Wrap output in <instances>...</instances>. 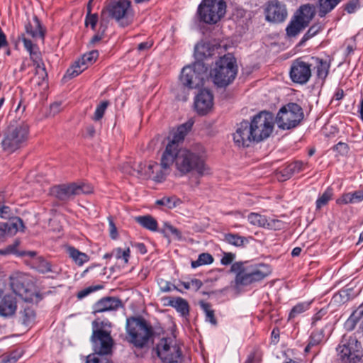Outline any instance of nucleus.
I'll return each instance as SVG.
<instances>
[{"label": "nucleus", "mask_w": 363, "mask_h": 363, "mask_svg": "<svg viewBox=\"0 0 363 363\" xmlns=\"http://www.w3.org/2000/svg\"><path fill=\"white\" fill-rule=\"evenodd\" d=\"M19 39H21L23 45L26 50L30 54V58L33 62L35 67V74L38 77L39 80L38 82V85H43L48 77V73L45 69V65L42 60L41 53L39 51L38 48L34 45L32 41L25 37L24 34H22Z\"/></svg>", "instance_id": "nucleus-15"}, {"label": "nucleus", "mask_w": 363, "mask_h": 363, "mask_svg": "<svg viewBox=\"0 0 363 363\" xmlns=\"http://www.w3.org/2000/svg\"><path fill=\"white\" fill-rule=\"evenodd\" d=\"M235 255L231 252H224L220 262L223 265L230 264L235 259Z\"/></svg>", "instance_id": "nucleus-61"}, {"label": "nucleus", "mask_w": 363, "mask_h": 363, "mask_svg": "<svg viewBox=\"0 0 363 363\" xmlns=\"http://www.w3.org/2000/svg\"><path fill=\"white\" fill-rule=\"evenodd\" d=\"M316 64L317 76L319 79L324 80L329 72L330 63L327 60L318 57H312Z\"/></svg>", "instance_id": "nucleus-36"}, {"label": "nucleus", "mask_w": 363, "mask_h": 363, "mask_svg": "<svg viewBox=\"0 0 363 363\" xmlns=\"http://www.w3.org/2000/svg\"><path fill=\"white\" fill-rule=\"evenodd\" d=\"M325 337L324 330L323 328L314 330L310 335L308 344L306 347L304 351L308 353L313 347L320 344Z\"/></svg>", "instance_id": "nucleus-34"}, {"label": "nucleus", "mask_w": 363, "mask_h": 363, "mask_svg": "<svg viewBox=\"0 0 363 363\" xmlns=\"http://www.w3.org/2000/svg\"><path fill=\"white\" fill-rule=\"evenodd\" d=\"M99 57V52L97 50H92L88 53L84 54L79 61L81 64L86 66L92 65Z\"/></svg>", "instance_id": "nucleus-49"}, {"label": "nucleus", "mask_w": 363, "mask_h": 363, "mask_svg": "<svg viewBox=\"0 0 363 363\" xmlns=\"http://www.w3.org/2000/svg\"><path fill=\"white\" fill-rule=\"evenodd\" d=\"M16 298L13 295H5L0 301V316L12 317L16 311Z\"/></svg>", "instance_id": "nucleus-22"}, {"label": "nucleus", "mask_w": 363, "mask_h": 363, "mask_svg": "<svg viewBox=\"0 0 363 363\" xmlns=\"http://www.w3.org/2000/svg\"><path fill=\"white\" fill-rule=\"evenodd\" d=\"M24 225L21 218H14L11 221L0 223V241L15 235L18 230H23Z\"/></svg>", "instance_id": "nucleus-20"}, {"label": "nucleus", "mask_w": 363, "mask_h": 363, "mask_svg": "<svg viewBox=\"0 0 363 363\" xmlns=\"http://www.w3.org/2000/svg\"><path fill=\"white\" fill-rule=\"evenodd\" d=\"M167 305L174 308L182 316H187L189 313L188 302L181 298H169Z\"/></svg>", "instance_id": "nucleus-28"}, {"label": "nucleus", "mask_w": 363, "mask_h": 363, "mask_svg": "<svg viewBox=\"0 0 363 363\" xmlns=\"http://www.w3.org/2000/svg\"><path fill=\"white\" fill-rule=\"evenodd\" d=\"M306 27V23L294 16L286 28V35L289 37H295Z\"/></svg>", "instance_id": "nucleus-33"}, {"label": "nucleus", "mask_w": 363, "mask_h": 363, "mask_svg": "<svg viewBox=\"0 0 363 363\" xmlns=\"http://www.w3.org/2000/svg\"><path fill=\"white\" fill-rule=\"evenodd\" d=\"M108 104H109V102L108 101H101L96 106L94 116L92 118L94 121H98L103 118Z\"/></svg>", "instance_id": "nucleus-51"}, {"label": "nucleus", "mask_w": 363, "mask_h": 363, "mask_svg": "<svg viewBox=\"0 0 363 363\" xmlns=\"http://www.w3.org/2000/svg\"><path fill=\"white\" fill-rule=\"evenodd\" d=\"M66 252L72 261L78 266H82L89 260V257L73 246H67Z\"/></svg>", "instance_id": "nucleus-29"}, {"label": "nucleus", "mask_w": 363, "mask_h": 363, "mask_svg": "<svg viewBox=\"0 0 363 363\" xmlns=\"http://www.w3.org/2000/svg\"><path fill=\"white\" fill-rule=\"evenodd\" d=\"M121 306V301L120 299L114 297H105L98 301L94 305V313L116 311Z\"/></svg>", "instance_id": "nucleus-21"}, {"label": "nucleus", "mask_w": 363, "mask_h": 363, "mask_svg": "<svg viewBox=\"0 0 363 363\" xmlns=\"http://www.w3.org/2000/svg\"><path fill=\"white\" fill-rule=\"evenodd\" d=\"M106 354L93 353L86 357V363H110V360Z\"/></svg>", "instance_id": "nucleus-50"}, {"label": "nucleus", "mask_w": 363, "mask_h": 363, "mask_svg": "<svg viewBox=\"0 0 363 363\" xmlns=\"http://www.w3.org/2000/svg\"><path fill=\"white\" fill-rule=\"evenodd\" d=\"M10 284L13 293L19 296L23 297L28 291L22 278L11 277Z\"/></svg>", "instance_id": "nucleus-37"}, {"label": "nucleus", "mask_w": 363, "mask_h": 363, "mask_svg": "<svg viewBox=\"0 0 363 363\" xmlns=\"http://www.w3.org/2000/svg\"><path fill=\"white\" fill-rule=\"evenodd\" d=\"M214 49L211 48L209 44L199 43L195 46L194 57L196 62H203L204 59L211 57L213 53Z\"/></svg>", "instance_id": "nucleus-27"}, {"label": "nucleus", "mask_w": 363, "mask_h": 363, "mask_svg": "<svg viewBox=\"0 0 363 363\" xmlns=\"http://www.w3.org/2000/svg\"><path fill=\"white\" fill-rule=\"evenodd\" d=\"M194 122L191 120H189L187 122L182 124L177 128V130L173 135L172 140L167 145L174 144L175 149L179 148V143L184 139L188 132L191 129Z\"/></svg>", "instance_id": "nucleus-24"}, {"label": "nucleus", "mask_w": 363, "mask_h": 363, "mask_svg": "<svg viewBox=\"0 0 363 363\" xmlns=\"http://www.w3.org/2000/svg\"><path fill=\"white\" fill-rule=\"evenodd\" d=\"M267 218L265 216L257 213H250L247 216V220L253 225L264 228L267 223Z\"/></svg>", "instance_id": "nucleus-39"}, {"label": "nucleus", "mask_w": 363, "mask_h": 363, "mask_svg": "<svg viewBox=\"0 0 363 363\" xmlns=\"http://www.w3.org/2000/svg\"><path fill=\"white\" fill-rule=\"evenodd\" d=\"M342 345L337 348L341 363H357L361 359V345L357 338L353 336L343 337Z\"/></svg>", "instance_id": "nucleus-11"}, {"label": "nucleus", "mask_w": 363, "mask_h": 363, "mask_svg": "<svg viewBox=\"0 0 363 363\" xmlns=\"http://www.w3.org/2000/svg\"><path fill=\"white\" fill-rule=\"evenodd\" d=\"M101 289H103L102 285H95V286H89V287L80 291L77 294V297H78V298L82 299V298L86 297L89 294H91L94 291H96L97 290Z\"/></svg>", "instance_id": "nucleus-55"}, {"label": "nucleus", "mask_w": 363, "mask_h": 363, "mask_svg": "<svg viewBox=\"0 0 363 363\" xmlns=\"http://www.w3.org/2000/svg\"><path fill=\"white\" fill-rule=\"evenodd\" d=\"M126 331L130 342L136 347L143 348L155 335L152 326L140 317H130L126 320Z\"/></svg>", "instance_id": "nucleus-5"}, {"label": "nucleus", "mask_w": 363, "mask_h": 363, "mask_svg": "<svg viewBox=\"0 0 363 363\" xmlns=\"http://www.w3.org/2000/svg\"><path fill=\"white\" fill-rule=\"evenodd\" d=\"M35 319V312L34 309L28 305L23 306L19 312V321L21 324L29 326L32 325Z\"/></svg>", "instance_id": "nucleus-30"}, {"label": "nucleus", "mask_w": 363, "mask_h": 363, "mask_svg": "<svg viewBox=\"0 0 363 363\" xmlns=\"http://www.w3.org/2000/svg\"><path fill=\"white\" fill-rule=\"evenodd\" d=\"M174 145L172 144L166 146L160 164L150 162L148 164V174H152L155 181L161 182L164 180L170 173L173 164L182 175L196 172L199 176H203L208 173V168L205 163V150L201 145H196L191 148L177 149Z\"/></svg>", "instance_id": "nucleus-1"}, {"label": "nucleus", "mask_w": 363, "mask_h": 363, "mask_svg": "<svg viewBox=\"0 0 363 363\" xmlns=\"http://www.w3.org/2000/svg\"><path fill=\"white\" fill-rule=\"evenodd\" d=\"M247 263L237 262L231 265V272L236 273L235 283L238 285L247 286L261 281L271 273V268L268 264L260 263L247 266Z\"/></svg>", "instance_id": "nucleus-3"}, {"label": "nucleus", "mask_w": 363, "mask_h": 363, "mask_svg": "<svg viewBox=\"0 0 363 363\" xmlns=\"http://www.w3.org/2000/svg\"><path fill=\"white\" fill-rule=\"evenodd\" d=\"M322 26L319 24L313 25L303 36L300 43L303 44L312 37L315 36L320 30Z\"/></svg>", "instance_id": "nucleus-52"}, {"label": "nucleus", "mask_w": 363, "mask_h": 363, "mask_svg": "<svg viewBox=\"0 0 363 363\" xmlns=\"http://www.w3.org/2000/svg\"><path fill=\"white\" fill-rule=\"evenodd\" d=\"M333 196V189L328 188L324 193L317 199L316 208L320 209L323 206L328 204V201L332 199Z\"/></svg>", "instance_id": "nucleus-44"}, {"label": "nucleus", "mask_w": 363, "mask_h": 363, "mask_svg": "<svg viewBox=\"0 0 363 363\" xmlns=\"http://www.w3.org/2000/svg\"><path fill=\"white\" fill-rule=\"evenodd\" d=\"M207 71L208 66L203 62H195L191 65L184 67L180 76L182 86L177 89L176 98L179 101H186L189 95L187 89H196L203 86Z\"/></svg>", "instance_id": "nucleus-2"}, {"label": "nucleus", "mask_w": 363, "mask_h": 363, "mask_svg": "<svg viewBox=\"0 0 363 363\" xmlns=\"http://www.w3.org/2000/svg\"><path fill=\"white\" fill-rule=\"evenodd\" d=\"M130 249L122 250L121 248H116L112 251V255L117 259H123L124 262L127 264L130 257Z\"/></svg>", "instance_id": "nucleus-53"}, {"label": "nucleus", "mask_w": 363, "mask_h": 363, "mask_svg": "<svg viewBox=\"0 0 363 363\" xmlns=\"http://www.w3.org/2000/svg\"><path fill=\"white\" fill-rule=\"evenodd\" d=\"M336 203L338 205L353 203L352 193L350 192L342 194L336 200Z\"/></svg>", "instance_id": "nucleus-58"}, {"label": "nucleus", "mask_w": 363, "mask_h": 363, "mask_svg": "<svg viewBox=\"0 0 363 363\" xmlns=\"http://www.w3.org/2000/svg\"><path fill=\"white\" fill-rule=\"evenodd\" d=\"M351 193L353 203H359L363 201V189L354 191Z\"/></svg>", "instance_id": "nucleus-63"}, {"label": "nucleus", "mask_w": 363, "mask_h": 363, "mask_svg": "<svg viewBox=\"0 0 363 363\" xmlns=\"http://www.w3.org/2000/svg\"><path fill=\"white\" fill-rule=\"evenodd\" d=\"M11 216L12 212L9 206L5 205L0 206V217L1 218H10Z\"/></svg>", "instance_id": "nucleus-60"}, {"label": "nucleus", "mask_w": 363, "mask_h": 363, "mask_svg": "<svg viewBox=\"0 0 363 363\" xmlns=\"http://www.w3.org/2000/svg\"><path fill=\"white\" fill-rule=\"evenodd\" d=\"M352 288L342 289L333 296V299L339 303H345L352 298Z\"/></svg>", "instance_id": "nucleus-40"}, {"label": "nucleus", "mask_w": 363, "mask_h": 363, "mask_svg": "<svg viewBox=\"0 0 363 363\" xmlns=\"http://www.w3.org/2000/svg\"><path fill=\"white\" fill-rule=\"evenodd\" d=\"M130 1L128 0H119L109 4L101 12V24L106 18V15L115 18L117 21H121L123 26L127 25V19L130 12Z\"/></svg>", "instance_id": "nucleus-14"}, {"label": "nucleus", "mask_w": 363, "mask_h": 363, "mask_svg": "<svg viewBox=\"0 0 363 363\" xmlns=\"http://www.w3.org/2000/svg\"><path fill=\"white\" fill-rule=\"evenodd\" d=\"M170 338H162L157 345V354L162 363H182L181 347Z\"/></svg>", "instance_id": "nucleus-12"}, {"label": "nucleus", "mask_w": 363, "mask_h": 363, "mask_svg": "<svg viewBox=\"0 0 363 363\" xmlns=\"http://www.w3.org/2000/svg\"><path fill=\"white\" fill-rule=\"evenodd\" d=\"M310 304H311V303H309V302L298 303L295 306H294L292 308V309L291 310L289 315V319L294 318L298 315L306 311L309 308Z\"/></svg>", "instance_id": "nucleus-45"}, {"label": "nucleus", "mask_w": 363, "mask_h": 363, "mask_svg": "<svg viewBox=\"0 0 363 363\" xmlns=\"http://www.w3.org/2000/svg\"><path fill=\"white\" fill-rule=\"evenodd\" d=\"M274 118L272 113L262 111L253 117L250 123L254 142L262 141L272 134Z\"/></svg>", "instance_id": "nucleus-9"}, {"label": "nucleus", "mask_w": 363, "mask_h": 363, "mask_svg": "<svg viewBox=\"0 0 363 363\" xmlns=\"http://www.w3.org/2000/svg\"><path fill=\"white\" fill-rule=\"evenodd\" d=\"M26 33L33 38H40L42 41L45 38V30L43 28L38 18L35 16L33 22H28L25 26Z\"/></svg>", "instance_id": "nucleus-23"}, {"label": "nucleus", "mask_w": 363, "mask_h": 363, "mask_svg": "<svg viewBox=\"0 0 363 363\" xmlns=\"http://www.w3.org/2000/svg\"><path fill=\"white\" fill-rule=\"evenodd\" d=\"M303 118L301 107L296 103H289L279 111L274 121L279 128L290 130L296 127Z\"/></svg>", "instance_id": "nucleus-8"}, {"label": "nucleus", "mask_w": 363, "mask_h": 363, "mask_svg": "<svg viewBox=\"0 0 363 363\" xmlns=\"http://www.w3.org/2000/svg\"><path fill=\"white\" fill-rule=\"evenodd\" d=\"M203 285V283L201 280L197 279H194L190 281L191 289H194L195 291H198Z\"/></svg>", "instance_id": "nucleus-64"}, {"label": "nucleus", "mask_w": 363, "mask_h": 363, "mask_svg": "<svg viewBox=\"0 0 363 363\" xmlns=\"http://www.w3.org/2000/svg\"><path fill=\"white\" fill-rule=\"evenodd\" d=\"M306 164H305L301 161H296L288 164L281 172L282 176L284 177V179L286 180L289 179L293 174L304 170Z\"/></svg>", "instance_id": "nucleus-31"}, {"label": "nucleus", "mask_w": 363, "mask_h": 363, "mask_svg": "<svg viewBox=\"0 0 363 363\" xmlns=\"http://www.w3.org/2000/svg\"><path fill=\"white\" fill-rule=\"evenodd\" d=\"M92 187L85 183L64 184L53 186L51 194L62 201L72 200L76 196L92 192Z\"/></svg>", "instance_id": "nucleus-10"}, {"label": "nucleus", "mask_w": 363, "mask_h": 363, "mask_svg": "<svg viewBox=\"0 0 363 363\" xmlns=\"http://www.w3.org/2000/svg\"><path fill=\"white\" fill-rule=\"evenodd\" d=\"M90 340L94 353L106 355L112 354L114 341L111 335V331H104L94 328Z\"/></svg>", "instance_id": "nucleus-13"}, {"label": "nucleus", "mask_w": 363, "mask_h": 363, "mask_svg": "<svg viewBox=\"0 0 363 363\" xmlns=\"http://www.w3.org/2000/svg\"><path fill=\"white\" fill-rule=\"evenodd\" d=\"M284 223L278 219L275 218H269L267 219V223L265 228L269 230H281L284 228Z\"/></svg>", "instance_id": "nucleus-54"}, {"label": "nucleus", "mask_w": 363, "mask_h": 363, "mask_svg": "<svg viewBox=\"0 0 363 363\" xmlns=\"http://www.w3.org/2000/svg\"><path fill=\"white\" fill-rule=\"evenodd\" d=\"M111 328V323L108 321H98L94 320L92 322V331H94V328H97L104 331H108L107 329Z\"/></svg>", "instance_id": "nucleus-57"}, {"label": "nucleus", "mask_w": 363, "mask_h": 363, "mask_svg": "<svg viewBox=\"0 0 363 363\" xmlns=\"http://www.w3.org/2000/svg\"><path fill=\"white\" fill-rule=\"evenodd\" d=\"M135 221L143 228L155 232L158 228L157 221L150 215L140 216L135 218Z\"/></svg>", "instance_id": "nucleus-32"}, {"label": "nucleus", "mask_w": 363, "mask_h": 363, "mask_svg": "<svg viewBox=\"0 0 363 363\" xmlns=\"http://www.w3.org/2000/svg\"><path fill=\"white\" fill-rule=\"evenodd\" d=\"M341 0H319L320 17H324L328 13L330 12Z\"/></svg>", "instance_id": "nucleus-38"}, {"label": "nucleus", "mask_w": 363, "mask_h": 363, "mask_svg": "<svg viewBox=\"0 0 363 363\" xmlns=\"http://www.w3.org/2000/svg\"><path fill=\"white\" fill-rule=\"evenodd\" d=\"M327 314V310L321 308L319 310L312 318V325H315L318 320H320Z\"/></svg>", "instance_id": "nucleus-62"}, {"label": "nucleus", "mask_w": 363, "mask_h": 363, "mask_svg": "<svg viewBox=\"0 0 363 363\" xmlns=\"http://www.w3.org/2000/svg\"><path fill=\"white\" fill-rule=\"evenodd\" d=\"M36 269L41 274L52 273L59 275L62 269L57 264H52L51 262L42 257H38L35 261Z\"/></svg>", "instance_id": "nucleus-25"}, {"label": "nucleus", "mask_w": 363, "mask_h": 363, "mask_svg": "<svg viewBox=\"0 0 363 363\" xmlns=\"http://www.w3.org/2000/svg\"><path fill=\"white\" fill-rule=\"evenodd\" d=\"M97 21L98 17L96 14H88L85 19V25L86 26H91V28L94 30Z\"/></svg>", "instance_id": "nucleus-59"}, {"label": "nucleus", "mask_w": 363, "mask_h": 363, "mask_svg": "<svg viewBox=\"0 0 363 363\" xmlns=\"http://www.w3.org/2000/svg\"><path fill=\"white\" fill-rule=\"evenodd\" d=\"M201 308L205 313L206 320L213 325H217V320L215 317L214 311L211 308V306L208 303L201 302Z\"/></svg>", "instance_id": "nucleus-42"}, {"label": "nucleus", "mask_w": 363, "mask_h": 363, "mask_svg": "<svg viewBox=\"0 0 363 363\" xmlns=\"http://www.w3.org/2000/svg\"><path fill=\"white\" fill-rule=\"evenodd\" d=\"M86 69V66L81 64V62L78 60L76 62L72 67L67 69L66 72V77L71 79L78 76L81 74L84 70Z\"/></svg>", "instance_id": "nucleus-46"}, {"label": "nucleus", "mask_w": 363, "mask_h": 363, "mask_svg": "<svg viewBox=\"0 0 363 363\" xmlns=\"http://www.w3.org/2000/svg\"><path fill=\"white\" fill-rule=\"evenodd\" d=\"M237 72L236 60L231 54L228 53L216 62L210 75L217 86L225 87L235 79Z\"/></svg>", "instance_id": "nucleus-4"}, {"label": "nucleus", "mask_w": 363, "mask_h": 363, "mask_svg": "<svg viewBox=\"0 0 363 363\" xmlns=\"http://www.w3.org/2000/svg\"><path fill=\"white\" fill-rule=\"evenodd\" d=\"M363 316V303L358 307V308L353 313V314L347 320L345 323V327L348 330H352L354 328L356 325L355 318H360Z\"/></svg>", "instance_id": "nucleus-41"}, {"label": "nucleus", "mask_w": 363, "mask_h": 363, "mask_svg": "<svg viewBox=\"0 0 363 363\" xmlns=\"http://www.w3.org/2000/svg\"><path fill=\"white\" fill-rule=\"evenodd\" d=\"M226 3L224 0H203L199 5L197 15L200 21L215 24L225 14Z\"/></svg>", "instance_id": "nucleus-7"}, {"label": "nucleus", "mask_w": 363, "mask_h": 363, "mask_svg": "<svg viewBox=\"0 0 363 363\" xmlns=\"http://www.w3.org/2000/svg\"><path fill=\"white\" fill-rule=\"evenodd\" d=\"M312 64L302 57L294 60L291 65L289 75L291 81L299 84H306L311 77Z\"/></svg>", "instance_id": "nucleus-17"}, {"label": "nucleus", "mask_w": 363, "mask_h": 363, "mask_svg": "<svg viewBox=\"0 0 363 363\" xmlns=\"http://www.w3.org/2000/svg\"><path fill=\"white\" fill-rule=\"evenodd\" d=\"M315 16V7L310 4L301 6L294 16L308 26Z\"/></svg>", "instance_id": "nucleus-26"}, {"label": "nucleus", "mask_w": 363, "mask_h": 363, "mask_svg": "<svg viewBox=\"0 0 363 363\" xmlns=\"http://www.w3.org/2000/svg\"><path fill=\"white\" fill-rule=\"evenodd\" d=\"M265 20L272 23H281L288 16L286 5L278 0H270L264 6Z\"/></svg>", "instance_id": "nucleus-16"}, {"label": "nucleus", "mask_w": 363, "mask_h": 363, "mask_svg": "<svg viewBox=\"0 0 363 363\" xmlns=\"http://www.w3.org/2000/svg\"><path fill=\"white\" fill-rule=\"evenodd\" d=\"M213 256L209 253H201L199 255L197 260L191 262V267L196 268L201 265L210 264L213 262Z\"/></svg>", "instance_id": "nucleus-43"}, {"label": "nucleus", "mask_w": 363, "mask_h": 363, "mask_svg": "<svg viewBox=\"0 0 363 363\" xmlns=\"http://www.w3.org/2000/svg\"><path fill=\"white\" fill-rule=\"evenodd\" d=\"M213 105V96L211 91L203 89L196 95L194 100V106L200 115L208 113Z\"/></svg>", "instance_id": "nucleus-19"}, {"label": "nucleus", "mask_w": 363, "mask_h": 363, "mask_svg": "<svg viewBox=\"0 0 363 363\" xmlns=\"http://www.w3.org/2000/svg\"><path fill=\"white\" fill-rule=\"evenodd\" d=\"M160 232L164 234L165 237H169L172 235L178 239H181L182 238L181 232L168 223H164L163 228L160 230Z\"/></svg>", "instance_id": "nucleus-47"}, {"label": "nucleus", "mask_w": 363, "mask_h": 363, "mask_svg": "<svg viewBox=\"0 0 363 363\" xmlns=\"http://www.w3.org/2000/svg\"><path fill=\"white\" fill-rule=\"evenodd\" d=\"M223 241L237 247H243L248 242L245 237L235 233H225L223 235Z\"/></svg>", "instance_id": "nucleus-35"}, {"label": "nucleus", "mask_w": 363, "mask_h": 363, "mask_svg": "<svg viewBox=\"0 0 363 363\" xmlns=\"http://www.w3.org/2000/svg\"><path fill=\"white\" fill-rule=\"evenodd\" d=\"M180 202V200L176 196H169L157 200L156 204L167 206L168 208H172L176 207Z\"/></svg>", "instance_id": "nucleus-48"}, {"label": "nucleus", "mask_w": 363, "mask_h": 363, "mask_svg": "<svg viewBox=\"0 0 363 363\" xmlns=\"http://www.w3.org/2000/svg\"><path fill=\"white\" fill-rule=\"evenodd\" d=\"M359 8H360L359 0H351L345 5V10L348 13H354Z\"/></svg>", "instance_id": "nucleus-56"}, {"label": "nucleus", "mask_w": 363, "mask_h": 363, "mask_svg": "<svg viewBox=\"0 0 363 363\" xmlns=\"http://www.w3.org/2000/svg\"><path fill=\"white\" fill-rule=\"evenodd\" d=\"M233 140L238 147H249L254 142L250 123L247 121H242L233 134Z\"/></svg>", "instance_id": "nucleus-18"}, {"label": "nucleus", "mask_w": 363, "mask_h": 363, "mask_svg": "<svg viewBox=\"0 0 363 363\" xmlns=\"http://www.w3.org/2000/svg\"><path fill=\"white\" fill-rule=\"evenodd\" d=\"M29 135L28 125L22 121H11L1 142L3 149L13 152L22 147Z\"/></svg>", "instance_id": "nucleus-6"}]
</instances>
